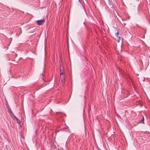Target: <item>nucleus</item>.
I'll list each match as a JSON object with an SVG mask.
<instances>
[{"instance_id": "nucleus-1", "label": "nucleus", "mask_w": 150, "mask_h": 150, "mask_svg": "<svg viewBox=\"0 0 150 150\" xmlns=\"http://www.w3.org/2000/svg\"><path fill=\"white\" fill-rule=\"evenodd\" d=\"M60 79L62 82V85L64 84L65 79V74L60 75Z\"/></svg>"}, {"instance_id": "nucleus-2", "label": "nucleus", "mask_w": 150, "mask_h": 150, "mask_svg": "<svg viewBox=\"0 0 150 150\" xmlns=\"http://www.w3.org/2000/svg\"><path fill=\"white\" fill-rule=\"evenodd\" d=\"M45 20L44 19L38 20L36 21L37 25H40L43 24L45 23Z\"/></svg>"}, {"instance_id": "nucleus-3", "label": "nucleus", "mask_w": 150, "mask_h": 150, "mask_svg": "<svg viewBox=\"0 0 150 150\" xmlns=\"http://www.w3.org/2000/svg\"><path fill=\"white\" fill-rule=\"evenodd\" d=\"M62 69H61V65L60 66V75L65 74L63 69V67L62 66Z\"/></svg>"}, {"instance_id": "nucleus-4", "label": "nucleus", "mask_w": 150, "mask_h": 150, "mask_svg": "<svg viewBox=\"0 0 150 150\" xmlns=\"http://www.w3.org/2000/svg\"><path fill=\"white\" fill-rule=\"evenodd\" d=\"M13 119H15L16 121L18 123H20V122L19 120L15 116H14V117H13Z\"/></svg>"}, {"instance_id": "nucleus-5", "label": "nucleus", "mask_w": 150, "mask_h": 150, "mask_svg": "<svg viewBox=\"0 0 150 150\" xmlns=\"http://www.w3.org/2000/svg\"><path fill=\"white\" fill-rule=\"evenodd\" d=\"M144 117H143L142 120L140 122V123H142V124H144Z\"/></svg>"}, {"instance_id": "nucleus-6", "label": "nucleus", "mask_w": 150, "mask_h": 150, "mask_svg": "<svg viewBox=\"0 0 150 150\" xmlns=\"http://www.w3.org/2000/svg\"><path fill=\"white\" fill-rule=\"evenodd\" d=\"M118 38V39H117V41L118 42H119L120 40H121V38L120 36H118V37H117Z\"/></svg>"}, {"instance_id": "nucleus-7", "label": "nucleus", "mask_w": 150, "mask_h": 150, "mask_svg": "<svg viewBox=\"0 0 150 150\" xmlns=\"http://www.w3.org/2000/svg\"><path fill=\"white\" fill-rule=\"evenodd\" d=\"M8 112L9 113H11V112H12L11 109V108H8Z\"/></svg>"}, {"instance_id": "nucleus-8", "label": "nucleus", "mask_w": 150, "mask_h": 150, "mask_svg": "<svg viewBox=\"0 0 150 150\" xmlns=\"http://www.w3.org/2000/svg\"><path fill=\"white\" fill-rule=\"evenodd\" d=\"M119 34V33L118 32V31H117V33H116L115 34V36L117 37H118V35Z\"/></svg>"}, {"instance_id": "nucleus-9", "label": "nucleus", "mask_w": 150, "mask_h": 150, "mask_svg": "<svg viewBox=\"0 0 150 150\" xmlns=\"http://www.w3.org/2000/svg\"><path fill=\"white\" fill-rule=\"evenodd\" d=\"M9 114H10V115L13 116V117H14V116H15L13 114V113L12 112H11V113H10Z\"/></svg>"}, {"instance_id": "nucleus-10", "label": "nucleus", "mask_w": 150, "mask_h": 150, "mask_svg": "<svg viewBox=\"0 0 150 150\" xmlns=\"http://www.w3.org/2000/svg\"><path fill=\"white\" fill-rule=\"evenodd\" d=\"M115 12H116L117 14V11H116V10H115V11H113V13H114V14L116 16V17H117L116 15V14H115Z\"/></svg>"}]
</instances>
